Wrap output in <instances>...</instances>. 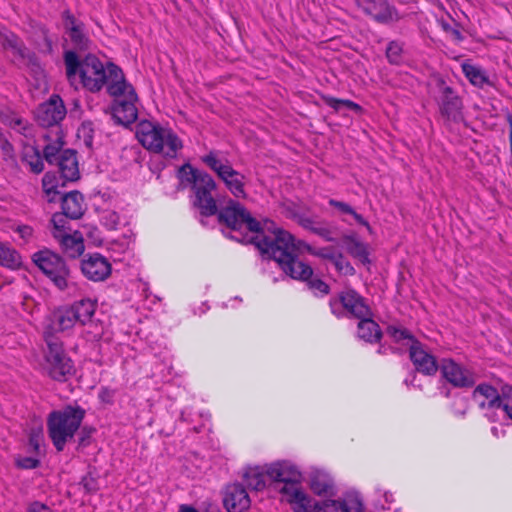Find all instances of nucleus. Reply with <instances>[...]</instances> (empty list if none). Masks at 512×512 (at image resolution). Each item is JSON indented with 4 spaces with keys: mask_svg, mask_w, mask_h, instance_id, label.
<instances>
[{
    "mask_svg": "<svg viewBox=\"0 0 512 512\" xmlns=\"http://www.w3.org/2000/svg\"><path fill=\"white\" fill-rule=\"evenodd\" d=\"M357 329L358 337L366 342L376 343L382 338L380 326L372 319V316L359 318Z\"/></svg>",
    "mask_w": 512,
    "mask_h": 512,
    "instance_id": "obj_28",
    "label": "nucleus"
},
{
    "mask_svg": "<svg viewBox=\"0 0 512 512\" xmlns=\"http://www.w3.org/2000/svg\"><path fill=\"white\" fill-rule=\"evenodd\" d=\"M0 149L3 154V159L5 161L14 160L15 153L13 145L10 141L5 137V135L0 131Z\"/></svg>",
    "mask_w": 512,
    "mask_h": 512,
    "instance_id": "obj_47",
    "label": "nucleus"
},
{
    "mask_svg": "<svg viewBox=\"0 0 512 512\" xmlns=\"http://www.w3.org/2000/svg\"><path fill=\"white\" fill-rule=\"evenodd\" d=\"M462 71L466 78L473 84L479 88H483L485 85L492 86V82L489 80L486 72L475 65L469 63L462 64Z\"/></svg>",
    "mask_w": 512,
    "mask_h": 512,
    "instance_id": "obj_32",
    "label": "nucleus"
},
{
    "mask_svg": "<svg viewBox=\"0 0 512 512\" xmlns=\"http://www.w3.org/2000/svg\"><path fill=\"white\" fill-rule=\"evenodd\" d=\"M96 307V301L91 299H81L80 301H76L69 308L75 315L76 321L81 325H85L88 321L91 320L95 313Z\"/></svg>",
    "mask_w": 512,
    "mask_h": 512,
    "instance_id": "obj_29",
    "label": "nucleus"
},
{
    "mask_svg": "<svg viewBox=\"0 0 512 512\" xmlns=\"http://www.w3.org/2000/svg\"><path fill=\"white\" fill-rule=\"evenodd\" d=\"M310 488L317 495H326L333 489V481L327 474L316 471L310 476Z\"/></svg>",
    "mask_w": 512,
    "mask_h": 512,
    "instance_id": "obj_33",
    "label": "nucleus"
},
{
    "mask_svg": "<svg viewBox=\"0 0 512 512\" xmlns=\"http://www.w3.org/2000/svg\"><path fill=\"white\" fill-rule=\"evenodd\" d=\"M136 137L145 149L167 158H176L183 147L181 139L171 129L149 120L137 124Z\"/></svg>",
    "mask_w": 512,
    "mask_h": 512,
    "instance_id": "obj_6",
    "label": "nucleus"
},
{
    "mask_svg": "<svg viewBox=\"0 0 512 512\" xmlns=\"http://www.w3.org/2000/svg\"><path fill=\"white\" fill-rule=\"evenodd\" d=\"M100 221L108 230H116L120 223V216L114 210H104L101 214Z\"/></svg>",
    "mask_w": 512,
    "mask_h": 512,
    "instance_id": "obj_40",
    "label": "nucleus"
},
{
    "mask_svg": "<svg viewBox=\"0 0 512 512\" xmlns=\"http://www.w3.org/2000/svg\"><path fill=\"white\" fill-rule=\"evenodd\" d=\"M356 5L367 16L379 24H392L403 18L394 5L387 0H355Z\"/></svg>",
    "mask_w": 512,
    "mask_h": 512,
    "instance_id": "obj_14",
    "label": "nucleus"
},
{
    "mask_svg": "<svg viewBox=\"0 0 512 512\" xmlns=\"http://www.w3.org/2000/svg\"><path fill=\"white\" fill-rule=\"evenodd\" d=\"M61 208L64 215L69 219H79L84 214V198L83 195L77 191H70L60 197Z\"/></svg>",
    "mask_w": 512,
    "mask_h": 512,
    "instance_id": "obj_26",
    "label": "nucleus"
},
{
    "mask_svg": "<svg viewBox=\"0 0 512 512\" xmlns=\"http://www.w3.org/2000/svg\"><path fill=\"white\" fill-rule=\"evenodd\" d=\"M179 512H198V510L189 505H181Z\"/></svg>",
    "mask_w": 512,
    "mask_h": 512,
    "instance_id": "obj_62",
    "label": "nucleus"
},
{
    "mask_svg": "<svg viewBox=\"0 0 512 512\" xmlns=\"http://www.w3.org/2000/svg\"><path fill=\"white\" fill-rule=\"evenodd\" d=\"M439 370L443 378L457 388H471L476 383L474 374L450 358L440 362Z\"/></svg>",
    "mask_w": 512,
    "mask_h": 512,
    "instance_id": "obj_15",
    "label": "nucleus"
},
{
    "mask_svg": "<svg viewBox=\"0 0 512 512\" xmlns=\"http://www.w3.org/2000/svg\"><path fill=\"white\" fill-rule=\"evenodd\" d=\"M15 464L20 469H34L40 465L39 459L35 457H17Z\"/></svg>",
    "mask_w": 512,
    "mask_h": 512,
    "instance_id": "obj_51",
    "label": "nucleus"
},
{
    "mask_svg": "<svg viewBox=\"0 0 512 512\" xmlns=\"http://www.w3.org/2000/svg\"><path fill=\"white\" fill-rule=\"evenodd\" d=\"M341 104L343 105V109H348L355 112H360L362 110V107L359 104L348 99H342Z\"/></svg>",
    "mask_w": 512,
    "mask_h": 512,
    "instance_id": "obj_59",
    "label": "nucleus"
},
{
    "mask_svg": "<svg viewBox=\"0 0 512 512\" xmlns=\"http://www.w3.org/2000/svg\"><path fill=\"white\" fill-rule=\"evenodd\" d=\"M502 400H503V403L501 405V409L504 411L505 415L512 421V386L511 385L502 386Z\"/></svg>",
    "mask_w": 512,
    "mask_h": 512,
    "instance_id": "obj_41",
    "label": "nucleus"
},
{
    "mask_svg": "<svg viewBox=\"0 0 512 512\" xmlns=\"http://www.w3.org/2000/svg\"><path fill=\"white\" fill-rule=\"evenodd\" d=\"M350 215L353 216V218L356 220L358 224L365 226L368 229V231L371 232V227L369 223L363 218L362 215L358 214L354 209Z\"/></svg>",
    "mask_w": 512,
    "mask_h": 512,
    "instance_id": "obj_60",
    "label": "nucleus"
},
{
    "mask_svg": "<svg viewBox=\"0 0 512 512\" xmlns=\"http://www.w3.org/2000/svg\"><path fill=\"white\" fill-rule=\"evenodd\" d=\"M48 337V341H45L48 373L54 380L64 382L74 373L73 362L65 353L62 342L58 338Z\"/></svg>",
    "mask_w": 512,
    "mask_h": 512,
    "instance_id": "obj_11",
    "label": "nucleus"
},
{
    "mask_svg": "<svg viewBox=\"0 0 512 512\" xmlns=\"http://www.w3.org/2000/svg\"><path fill=\"white\" fill-rule=\"evenodd\" d=\"M74 107H75V108H79V101H78V100H75V101H74Z\"/></svg>",
    "mask_w": 512,
    "mask_h": 512,
    "instance_id": "obj_63",
    "label": "nucleus"
},
{
    "mask_svg": "<svg viewBox=\"0 0 512 512\" xmlns=\"http://www.w3.org/2000/svg\"><path fill=\"white\" fill-rule=\"evenodd\" d=\"M307 251L313 255L317 256L322 259L329 260L333 263V261L336 258V253L334 252V249L332 247H324L320 249H313L312 247L308 246Z\"/></svg>",
    "mask_w": 512,
    "mask_h": 512,
    "instance_id": "obj_48",
    "label": "nucleus"
},
{
    "mask_svg": "<svg viewBox=\"0 0 512 512\" xmlns=\"http://www.w3.org/2000/svg\"><path fill=\"white\" fill-rule=\"evenodd\" d=\"M54 238L59 241L64 253L72 259H75L84 252L85 246L79 232H75L73 235L54 233Z\"/></svg>",
    "mask_w": 512,
    "mask_h": 512,
    "instance_id": "obj_27",
    "label": "nucleus"
},
{
    "mask_svg": "<svg viewBox=\"0 0 512 512\" xmlns=\"http://www.w3.org/2000/svg\"><path fill=\"white\" fill-rule=\"evenodd\" d=\"M58 167L62 185L66 181L74 182L80 178L77 153L73 149H65L61 152L60 158L54 164Z\"/></svg>",
    "mask_w": 512,
    "mask_h": 512,
    "instance_id": "obj_23",
    "label": "nucleus"
},
{
    "mask_svg": "<svg viewBox=\"0 0 512 512\" xmlns=\"http://www.w3.org/2000/svg\"><path fill=\"white\" fill-rule=\"evenodd\" d=\"M43 43L40 44L39 50L44 54H51L53 52V41L49 36V31L46 28L40 30Z\"/></svg>",
    "mask_w": 512,
    "mask_h": 512,
    "instance_id": "obj_52",
    "label": "nucleus"
},
{
    "mask_svg": "<svg viewBox=\"0 0 512 512\" xmlns=\"http://www.w3.org/2000/svg\"><path fill=\"white\" fill-rule=\"evenodd\" d=\"M32 260L57 288L65 290L68 287L70 268L61 256L49 249H43L34 253Z\"/></svg>",
    "mask_w": 512,
    "mask_h": 512,
    "instance_id": "obj_10",
    "label": "nucleus"
},
{
    "mask_svg": "<svg viewBox=\"0 0 512 512\" xmlns=\"http://www.w3.org/2000/svg\"><path fill=\"white\" fill-rule=\"evenodd\" d=\"M67 111L62 98L52 95L48 101L40 104L35 111V120L43 128H50L56 132L62 130L60 122L65 118Z\"/></svg>",
    "mask_w": 512,
    "mask_h": 512,
    "instance_id": "obj_13",
    "label": "nucleus"
},
{
    "mask_svg": "<svg viewBox=\"0 0 512 512\" xmlns=\"http://www.w3.org/2000/svg\"><path fill=\"white\" fill-rule=\"evenodd\" d=\"M20 58L27 61V64L32 66L33 68H40V63L38 57L34 52H31L26 46L21 50L18 54Z\"/></svg>",
    "mask_w": 512,
    "mask_h": 512,
    "instance_id": "obj_53",
    "label": "nucleus"
},
{
    "mask_svg": "<svg viewBox=\"0 0 512 512\" xmlns=\"http://www.w3.org/2000/svg\"><path fill=\"white\" fill-rule=\"evenodd\" d=\"M62 19L65 32L68 34L75 50H87L89 48L90 40L85 33L84 23L76 19L70 10L63 11Z\"/></svg>",
    "mask_w": 512,
    "mask_h": 512,
    "instance_id": "obj_19",
    "label": "nucleus"
},
{
    "mask_svg": "<svg viewBox=\"0 0 512 512\" xmlns=\"http://www.w3.org/2000/svg\"><path fill=\"white\" fill-rule=\"evenodd\" d=\"M17 232L19 233L21 238L27 240L32 236L33 228L28 225H22V226H18Z\"/></svg>",
    "mask_w": 512,
    "mask_h": 512,
    "instance_id": "obj_58",
    "label": "nucleus"
},
{
    "mask_svg": "<svg viewBox=\"0 0 512 512\" xmlns=\"http://www.w3.org/2000/svg\"><path fill=\"white\" fill-rule=\"evenodd\" d=\"M322 99L327 106L331 107L336 112H339L343 109V105L341 104L342 99H338L332 96H323Z\"/></svg>",
    "mask_w": 512,
    "mask_h": 512,
    "instance_id": "obj_57",
    "label": "nucleus"
},
{
    "mask_svg": "<svg viewBox=\"0 0 512 512\" xmlns=\"http://www.w3.org/2000/svg\"><path fill=\"white\" fill-rule=\"evenodd\" d=\"M0 45L4 50L10 49L19 54L24 48V42L13 32L6 28L0 29Z\"/></svg>",
    "mask_w": 512,
    "mask_h": 512,
    "instance_id": "obj_35",
    "label": "nucleus"
},
{
    "mask_svg": "<svg viewBox=\"0 0 512 512\" xmlns=\"http://www.w3.org/2000/svg\"><path fill=\"white\" fill-rule=\"evenodd\" d=\"M266 474L274 482L282 483L279 492L288 502L293 511L295 507L306 501L308 495L303 491L300 481L301 473L287 462H276L266 466Z\"/></svg>",
    "mask_w": 512,
    "mask_h": 512,
    "instance_id": "obj_8",
    "label": "nucleus"
},
{
    "mask_svg": "<svg viewBox=\"0 0 512 512\" xmlns=\"http://www.w3.org/2000/svg\"><path fill=\"white\" fill-rule=\"evenodd\" d=\"M110 73L113 82L108 86V94L114 97L112 116L117 124L128 127L137 120L138 97L134 87L126 81L120 67L112 65Z\"/></svg>",
    "mask_w": 512,
    "mask_h": 512,
    "instance_id": "obj_5",
    "label": "nucleus"
},
{
    "mask_svg": "<svg viewBox=\"0 0 512 512\" xmlns=\"http://www.w3.org/2000/svg\"><path fill=\"white\" fill-rule=\"evenodd\" d=\"M348 253L354 258L359 259L363 264H369V252L366 244L359 241L354 235H344L342 237Z\"/></svg>",
    "mask_w": 512,
    "mask_h": 512,
    "instance_id": "obj_31",
    "label": "nucleus"
},
{
    "mask_svg": "<svg viewBox=\"0 0 512 512\" xmlns=\"http://www.w3.org/2000/svg\"><path fill=\"white\" fill-rule=\"evenodd\" d=\"M43 138L48 142L43 149V157L49 164L54 165L60 158L65 144L63 131H48Z\"/></svg>",
    "mask_w": 512,
    "mask_h": 512,
    "instance_id": "obj_25",
    "label": "nucleus"
},
{
    "mask_svg": "<svg viewBox=\"0 0 512 512\" xmlns=\"http://www.w3.org/2000/svg\"><path fill=\"white\" fill-rule=\"evenodd\" d=\"M479 397L484 398V400L479 401V407L482 409L501 408L503 403L502 389L498 391L494 386L487 383H481L473 390L472 398L478 401Z\"/></svg>",
    "mask_w": 512,
    "mask_h": 512,
    "instance_id": "obj_24",
    "label": "nucleus"
},
{
    "mask_svg": "<svg viewBox=\"0 0 512 512\" xmlns=\"http://www.w3.org/2000/svg\"><path fill=\"white\" fill-rule=\"evenodd\" d=\"M21 264L20 254L11 246L0 242V265L9 269H17Z\"/></svg>",
    "mask_w": 512,
    "mask_h": 512,
    "instance_id": "obj_34",
    "label": "nucleus"
},
{
    "mask_svg": "<svg viewBox=\"0 0 512 512\" xmlns=\"http://www.w3.org/2000/svg\"><path fill=\"white\" fill-rule=\"evenodd\" d=\"M403 45L397 41H391L386 48V57L389 63L397 65L402 60Z\"/></svg>",
    "mask_w": 512,
    "mask_h": 512,
    "instance_id": "obj_39",
    "label": "nucleus"
},
{
    "mask_svg": "<svg viewBox=\"0 0 512 512\" xmlns=\"http://www.w3.org/2000/svg\"><path fill=\"white\" fill-rule=\"evenodd\" d=\"M83 275L94 282L104 281L111 274V264L99 253L88 254L81 260Z\"/></svg>",
    "mask_w": 512,
    "mask_h": 512,
    "instance_id": "obj_18",
    "label": "nucleus"
},
{
    "mask_svg": "<svg viewBox=\"0 0 512 512\" xmlns=\"http://www.w3.org/2000/svg\"><path fill=\"white\" fill-rule=\"evenodd\" d=\"M329 205L338 209L341 213L343 214H351L353 212V208L348 204V203H345V202H342V201H338V200H335V199H330L329 200Z\"/></svg>",
    "mask_w": 512,
    "mask_h": 512,
    "instance_id": "obj_56",
    "label": "nucleus"
},
{
    "mask_svg": "<svg viewBox=\"0 0 512 512\" xmlns=\"http://www.w3.org/2000/svg\"><path fill=\"white\" fill-rule=\"evenodd\" d=\"M313 234L318 235L327 242H337L340 231L337 226L332 223L319 221L317 226L313 228Z\"/></svg>",
    "mask_w": 512,
    "mask_h": 512,
    "instance_id": "obj_36",
    "label": "nucleus"
},
{
    "mask_svg": "<svg viewBox=\"0 0 512 512\" xmlns=\"http://www.w3.org/2000/svg\"><path fill=\"white\" fill-rule=\"evenodd\" d=\"M440 112L447 120L459 122L462 120V102L454 90L446 86L444 81L440 82Z\"/></svg>",
    "mask_w": 512,
    "mask_h": 512,
    "instance_id": "obj_20",
    "label": "nucleus"
},
{
    "mask_svg": "<svg viewBox=\"0 0 512 512\" xmlns=\"http://www.w3.org/2000/svg\"><path fill=\"white\" fill-rule=\"evenodd\" d=\"M337 271L344 273L345 275H354L355 269L349 261L345 259L342 253H337L335 260L333 261Z\"/></svg>",
    "mask_w": 512,
    "mask_h": 512,
    "instance_id": "obj_42",
    "label": "nucleus"
},
{
    "mask_svg": "<svg viewBox=\"0 0 512 512\" xmlns=\"http://www.w3.org/2000/svg\"><path fill=\"white\" fill-rule=\"evenodd\" d=\"M177 176L184 187L190 186L194 197L192 205L198 209L202 217L215 216L217 201L212 195L216 190V183L207 172L193 168L189 163L183 164Z\"/></svg>",
    "mask_w": 512,
    "mask_h": 512,
    "instance_id": "obj_4",
    "label": "nucleus"
},
{
    "mask_svg": "<svg viewBox=\"0 0 512 512\" xmlns=\"http://www.w3.org/2000/svg\"><path fill=\"white\" fill-rule=\"evenodd\" d=\"M283 235L286 238L278 240L281 245L276 247V251L273 252L269 260H274L283 273L290 278L306 282L309 289L313 291L315 295L324 296L329 294V285L320 278L313 277V268L309 264L299 260L298 248L294 243L293 236L291 234Z\"/></svg>",
    "mask_w": 512,
    "mask_h": 512,
    "instance_id": "obj_3",
    "label": "nucleus"
},
{
    "mask_svg": "<svg viewBox=\"0 0 512 512\" xmlns=\"http://www.w3.org/2000/svg\"><path fill=\"white\" fill-rule=\"evenodd\" d=\"M86 411L79 405H66L47 417V431L55 448H63L80 429Z\"/></svg>",
    "mask_w": 512,
    "mask_h": 512,
    "instance_id": "obj_7",
    "label": "nucleus"
},
{
    "mask_svg": "<svg viewBox=\"0 0 512 512\" xmlns=\"http://www.w3.org/2000/svg\"><path fill=\"white\" fill-rule=\"evenodd\" d=\"M64 63L69 82L75 85L79 79V83L92 93L99 92L104 85L108 87L113 82L110 68L115 64L109 62L105 67L94 54H87L80 59L76 51L67 50L64 53Z\"/></svg>",
    "mask_w": 512,
    "mask_h": 512,
    "instance_id": "obj_2",
    "label": "nucleus"
},
{
    "mask_svg": "<svg viewBox=\"0 0 512 512\" xmlns=\"http://www.w3.org/2000/svg\"><path fill=\"white\" fill-rule=\"evenodd\" d=\"M95 428L88 426H80L78 430V444L79 446H90L92 444V434L95 432Z\"/></svg>",
    "mask_w": 512,
    "mask_h": 512,
    "instance_id": "obj_46",
    "label": "nucleus"
},
{
    "mask_svg": "<svg viewBox=\"0 0 512 512\" xmlns=\"http://www.w3.org/2000/svg\"><path fill=\"white\" fill-rule=\"evenodd\" d=\"M441 26H442L443 30L447 34H449L454 41L461 42L464 39V37H463L460 29L458 28L457 24L455 26H452L449 23L443 21Z\"/></svg>",
    "mask_w": 512,
    "mask_h": 512,
    "instance_id": "obj_54",
    "label": "nucleus"
},
{
    "mask_svg": "<svg viewBox=\"0 0 512 512\" xmlns=\"http://www.w3.org/2000/svg\"><path fill=\"white\" fill-rule=\"evenodd\" d=\"M223 504L228 512H245L250 508L251 500L240 483H232L225 487Z\"/></svg>",
    "mask_w": 512,
    "mask_h": 512,
    "instance_id": "obj_22",
    "label": "nucleus"
},
{
    "mask_svg": "<svg viewBox=\"0 0 512 512\" xmlns=\"http://www.w3.org/2000/svg\"><path fill=\"white\" fill-rule=\"evenodd\" d=\"M80 485L87 494H95L99 490L97 479L90 473L82 477Z\"/></svg>",
    "mask_w": 512,
    "mask_h": 512,
    "instance_id": "obj_49",
    "label": "nucleus"
},
{
    "mask_svg": "<svg viewBox=\"0 0 512 512\" xmlns=\"http://www.w3.org/2000/svg\"><path fill=\"white\" fill-rule=\"evenodd\" d=\"M29 512H53V511L46 505L36 502L31 506V508L29 509Z\"/></svg>",
    "mask_w": 512,
    "mask_h": 512,
    "instance_id": "obj_61",
    "label": "nucleus"
},
{
    "mask_svg": "<svg viewBox=\"0 0 512 512\" xmlns=\"http://www.w3.org/2000/svg\"><path fill=\"white\" fill-rule=\"evenodd\" d=\"M93 127L91 122L82 123L81 127L78 129V135L82 136L84 139V143L87 147H92L93 145Z\"/></svg>",
    "mask_w": 512,
    "mask_h": 512,
    "instance_id": "obj_50",
    "label": "nucleus"
},
{
    "mask_svg": "<svg viewBox=\"0 0 512 512\" xmlns=\"http://www.w3.org/2000/svg\"><path fill=\"white\" fill-rule=\"evenodd\" d=\"M58 185V178L54 174L50 172L45 173L42 179V187L44 193L48 197L49 202L57 201V196L60 194V192L57 190Z\"/></svg>",
    "mask_w": 512,
    "mask_h": 512,
    "instance_id": "obj_38",
    "label": "nucleus"
},
{
    "mask_svg": "<svg viewBox=\"0 0 512 512\" xmlns=\"http://www.w3.org/2000/svg\"><path fill=\"white\" fill-rule=\"evenodd\" d=\"M29 443L31 448H40L44 445V431L42 426L31 429L29 433Z\"/></svg>",
    "mask_w": 512,
    "mask_h": 512,
    "instance_id": "obj_45",
    "label": "nucleus"
},
{
    "mask_svg": "<svg viewBox=\"0 0 512 512\" xmlns=\"http://www.w3.org/2000/svg\"><path fill=\"white\" fill-rule=\"evenodd\" d=\"M295 219L297 220V223L301 227H303L306 230H309L312 233H313V228H315V226H317V224L319 222V221L313 220L310 217H307L305 215H300V214L295 215Z\"/></svg>",
    "mask_w": 512,
    "mask_h": 512,
    "instance_id": "obj_55",
    "label": "nucleus"
},
{
    "mask_svg": "<svg viewBox=\"0 0 512 512\" xmlns=\"http://www.w3.org/2000/svg\"><path fill=\"white\" fill-rule=\"evenodd\" d=\"M67 218L68 216L64 215V213H54L51 218V224L53 225L52 235L54 233H66V225L68 224Z\"/></svg>",
    "mask_w": 512,
    "mask_h": 512,
    "instance_id": "obj_43",
    "label": "nucleus"
},
{
    "mask_svg": "<svg viewBox=\"0 0 512 512\" xmlns=\"http://www.w3.org/2000/svg\"><path fill=\"white\" fill-rule=\"evenodd\" d=\"M409 357L412 361L415 370L427 376H433L437 373L440 367V363L437 362L436 358L430 354L424 347V345L414 340L409 348Z\"/></svg>",
    "mask_w": 512,
    "mask_h": 512,
    "instance_id": "obj_17",
    "label": "nucleus"
},
{
    "mask_svg": "<svg viewBox=\"0 0 512 512\" xmlns=\"http://www.w3.org/2000/svg\"><path fill=\"white\" fill-rule=\"evenodd\" d=\"M22 161L26 162L31 171L35 174H39L44 169L43 160L38 149L30 147L26 149L22 155Z\"/></svg>",
    "mask_w": 512,
    "mask_h": 512,
    "instance_id": "obj_37",
    "label": "nucleus"
},
{
    "mask_svg": "<svg viewBox=\"0 0 512 512\" xmlns=\"http://www.w3.org/2000/svg\"><path fill=\"white\" fill-rule=\"evenodd\" d=\"M331 313L337 318L351 317L359 319L372 316V310L366 303V299L354 289H346L329 300Z\"/></svg>",
    "mask_w": 512,
    "mask_h": 512,
    "instance_id": "obj_9",
    "label": "nucleus"
},
{
    "mask_svg": "<svg viewBox=\"0 0 512 512\" xmlns=\"http://www.w3.org/2000/svg\"><path fill=\"white\" fill-rule=\"evenodd\" d=\"M266 477V466L248 467L243 474L246 485L255 491H261L266 487Z\"/></svg>",
    "mask_w": 512,
    "mask_h": 512,
    "instance_id": "obj_30",
    "label": "nucleus"
},
{
    "mask_svg": "<svg viewBox=\"0 0 512 512\" xmlns=\"http://www.w3.org/2000/svg\"><path fill=\"white\" fill-rule=\"evenodd\" d=\"M217 221L229 231H222L226 238L242 244H253L263 259L269 260L280 246L279 239L285 238L283 234H290L266 219L263 223L254 218L250 212L236 200L230 199L225 206L218 208Z\"/></svg>",
    "mask_w": 512,
    "mask_h": 512,
    "instance_id": "obj_1",
    "label": "nucleus"
},
{
    "mask_svg": "<svg viewBox=\"0 0 512 512\" xmlns=\"http://www.w3.org/2000/svg\"><path fill=\"white\" fill-rule=\"evenodd\" d=\"M387 333L397 342L404 340V339H409L413 343L414 340H416L414 338V336L407 329H404V328H397L395 326H389L387 328Z\"/></svg>",
    "mask_w": 512,
    "mask_h": 512,
    "instance_id": "obj_44",
    "label": "nucleus"
},
{
    "mask_svg": "<svg viewBox=\"0 0 512 512\" xmlns=\"http://www.w3.org/2000/svg\"><path fill=\"white\" fill-rule=\"evenodd\" d=\"M46 321L47 323L45 324L43 331L45 341H48V336H51V338H57L56 333L71 329L77 322L75 315L69 307L54 311Z\"/></svg>",
    "mask_w": 512,
    "mask_h": 512,
    "instance_id": "obj_21",
    "label": "nucleus"
},
{
    "mask_svg": "<svg viewBox=\"0 0 512 512\" xmlns=\"http://www.w3.org/2000/svg\"><path fill=\"white\" fill-rule=\"evenodd\" d=\"M202 162L217 174V176L225 183L227 189L236 198L246 197L244 190V182L246 177L233 169L228 162L223 164L217 158V154L214 151H211L209 154L203 156Z\"/></svg>",
    "mask_w": 512,
    "mask_h": 512,
    "instance_id": "obj_12",
    "label": "nucleus"
},
{
    "mask_svg": "<svg viewBox=\"0 0 512 512\" xmlns=\"http://www.w3.org/2000/svg\"><path fill=\"white\" fill-rule=\"evenodd\" d=\"M361 509L362 502L357 498L348 506L345 500H325L320 503L312 502L308 496L304 503L295 507V512H359Z\"/></svg>",
    "mask_w": 512,
    "mask_h": 512,
    "instance_id": "obj_16",
    "label": "nucleus"
}]
</instances>
